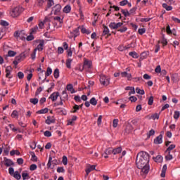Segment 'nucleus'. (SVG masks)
Returning <instances> with one entry per match:
<instances>
[{
  "mask_svg": "<svg viewBox=\"0 0 180 180\" xmlns=\"http://www.w3.org/2000/svg\"><path fill=\"white\" fill-rule=\"evenodd\" d=\"M92 62L91 60H88L86 58H84V62L83 64L82 69H80V71H83L84 68H91Z\"/></svg>",
  "mask_w": 180,
  "mask_h": 180,
  "instance_id": "39448f33",
  "label": "nucleus"
},
{
  "mask_svg": "<svg viewBox=\"0 0 180 180\" xmlns=\"http://www.w3.org/2000/svg\"><path fill=\"white\" fill-rule=\"evenodd\" d=\"M175 147H176V146H175V144H172L170 145L167 150H165V153H168V154H169L172 151V150H174V148H175Z\"/></svg>",
  "mask_w": 180,
  "mask_h": 180,
  "instance_id": "c756f323",
  "label": "nucleus"
},
{
  "mask_svg": "<svg viewBox=\"0 0 180 180\" xmlns=\"http://www.w3.org/2000/svg\"><path fill=\"white\" fill-rule=\"evenodd\" d=\"M150 154L145 151L139 152L136 155V165L141 169V175H147L150 172Z\"/></svg>",
  "mask_w": 180,
  "mask_h": 180,
  "instance_id": "f257e3e1",
  "label": "nucleus"
},
{
  "mask_svg": "<svg viewBox=\"0 0 180 180\" xmlns=\"http://www.w3.org/2000/svg\"><path fill=\"white\" fill-rule=\"evenodd\" d=\"M18 112V115H20V116H23V115L25 114V109H23V108H20Z\"/></svg>",
  "mask_w": 180,
  "mask_h": 180,
  "instance_id": "774afa93",
  "label": "nucleus"
},
{
  "mask_svg": "<svg viewBox=\"0 0 180 180\" xmlns=\"http://www.w3.org/2000/svg\"><path fill=\"white\" fill-rule=\"evenodd\" d=\"M161 43L163 46H167V44H168V41H167V39H165V34H164L162 35Z\"/></svg>",
  "mask_w": 180,
  "mask_h": 180,
  "instance_id": "72a5a7b5",
  "label": "nucleus"
},
{
  "mask_svg": "<svg viewBox=\"0 0 180 180\" xmlns=\"http://www.w3.org/2000/svg\"><path fill=\"white\" fill-rule=\"evenodd\" d=\"M45 123L46 124H51V123H56V119H54V117L48 116L47 119L45 120Z\"/></svg>",
  "mask_w": 180,
  "mask_h": 180,
  "instance_id": "4468645a",
  "label": "nucleus"
},
{
  "mask_svg": "<svg viewBox=\"0 0 180 180\" xmlns=\"http://www.w3.org/2000/svg\"><path fill=\"white\" fill-rule=\"evenodd\" d=\"M43 47H44V41H42L41 42H40V44L37 46L36 49H34V50H36V51H43Z\"/></svg>",
  "mask_w": 180,
  "mask_h": 180,
  "instance_id": "dca6fc26",
  "label": "nucleus"
},
{
  "mask_svg": "<svg viewBox=\"0 0 180 180\" xmlns=\"http://www.w3.org/2000/svg\"><path fill=\"white\" fill-rule=\"evenodd\" d=\"M154 134H155V131H154V129H151L147 134V138L150 139L151 137V136H154Z\"/></svg>",
  "mask_w": 180,
  "mask_h": 180,
  "instance_id": "a18cd8bd",
  "label": "nucleus"
},
{
  "mask_svg": "<svg viewBox=\"0 0 180 180\" xmlns=\"http://www.w3.org/2000/svg\"><path fill=\"white\" fill-rule=\"evenodd\" d=\"M58 96H60V92L55 91L50 95L49 99H51L52 102H56V101H57V99L58 98Z\"/></svg>",
  "mask_w": 180,
  "mask_h": 180,
  "instance_id": "423d86ee",
  "label": "nucleus"
},
{
  "mask_svg": "<svg viewBox=\"0 0 180 180\" xmlns=\"http://www.w3.org/2000/svg\"><path fill=\"white\" fill-rule=\"evenodd\" d=\"M24 9L22 8V6H17L12 9V11L10 12L11 16L12 18H18V16L20 15V13L23 12Z\"/></svg>",
  "mask_w": 180,
  "mask_h": 180,
  "instance_id": "f03ea898",
  "label": "nucleus"
},
{
  "mask_svg": "<svg viewBox=\"0 0 180 180\" xmlns=\"http://www.w3.org/2000/svg\"><path fill=\"white\" fill-rule=\"evenodd\" d=\"M66 89L68 91H70V94H75V89H74V86H72V84H68Z\"/></svg>",
  "mask_w": 180,
  "mask_h": 180,
  "instance_id": "a211bd4d",
  "label": "nucleus"
},
{
  "mask_svg": "<svg viewBox=\"0 0 180 180\" xmlns=\"http://www.w3.org/2000/svg\"><path fill=\"white\" fill-rule=\"evenodd\" d=\"M13 176V178H15L17 180H20L22 178V175H20V174H19L18 171H15L14 172V175Z\"/></svg>",
  "mask_w": 180,
  "mask_h": 180,
  "instance_id": "cd10ccee",
  "label": "nucleus"
},
{
  "mask_svg": "<svg viewBox=\"0 0 180 180\" xmlns=\"http://www.w3.org/2000/svg\"><path fill=\"white\" fill-rule=\"evenodd\" d=\"M46 1H47V4L45 8V12H47V11H49V9H50V8H51V6L54 5V0H46Z\"/></svg>",
  "mask_w": 180,
  "mask_h": 180,
  "instance_id": "ddd939ff",
  "label": "nucleus"
},
{
  "mask_svg": "<svg viewBox=\"0 0 180 180\" xmlns=\"http://www.w3.org/2000/svg\"><path fill=\"white\" fill-rule=\"evenodd\" d=\"M166 172H167V165H163L160 176L162 178H165Z\"/></svg>",
  "mask_w": 180,
  "mask_h": 180,
  "instance_id": "412c9836",
  "label": "nucleus"
},
{
  "mask_svg": "<svg viewBox=\"0 0 180 180\" xmlns=\"http://www.w3.org/2000/svg\"><path fill=\"white\" fill-rule=\"evenodd\" d=\"M25 58H26V54H25V53H22L18 56H16L15 60H16L18 63H20V61H23Z\"/></svg>",
  "mask_w": 180,
  "mask_h": 180,
  "instance_id": "9b49d317",
  "label": "nucleus"
},
{
  "mask_svg": "<svg viewBox=\"0 0 180 180\" xmlns=\"http://www.w3.org/2000/svg\"><path fill=\"white\" fill-rule=\"evenodd\" d=\"M110 154H113V148H108L105 150L104 154L103 155H104V158H109L108 155H110Z\"/></svg>",
  "mask_w": 180,
  "mask_h": 180,
  "instance_id": "9d476101",
  "label": "nucleus"
},
{
  "mask_svg": "<svg viewBox=\"0 0 180 180\" xmlns=\"http://www.w3.org/2000/svg\"><path fill=\"white\" fill-rule=\"evenodd\" d=\"M161 65H158L155 69V72H156L157 74L161 73Z\"/></svg>",
  "mask_w": 180,
  "mask_h": 180,
  "instance_id": "69168bd1",
  "label": "nucleus"
},
{
  "mask_svg": "<svg viewBox=\"0 0 180 180\" xmlns=\"http://www.w3.org/2000/svg\"><path fill=\"white\" fill-rule=\"evenodd\" d=\"M96 168V165H91L89 168L86 169V172H87V174L91 172V171H95Z\"/></svg>",
  "mask_w": 180,
  "mask_h": 180,
  "instance_id": "4be33fe9",
  "label": "nucleus"
},
{
  "mask_svg": "<svg viewBox=\"0 0 180 180\" xmlns=\"http://www.w3.org/2000/svg\"><path fill=\"white\" fill-rule=\"evenodd\" d=\"M179 116H180L179 111H175L174 115V119H175L176 120L179 119Z\"/></svg>",
  "mask_w": 180,
  "mask_h": 180,
  "instance_id": "4d7b16f0",
  "label": "nucleus"
},
{
  "mask_svg": "<svg viewBox=\"0 0 180 180\" xmlns=\"http://www.w3.org/2000/svg\"><path fill=\"white\" fill-rule=\"evenodd\" d=\"M166 32L167 34H171L172 33V30H171V27L169 26V25H167L166 27Z\"/></svg>",
  "mask_w": 180,
  "mask_h": 180,
  "instance_id": "e2e57ef3",
  "label": "nucleus"
},
{
  "mask_svg": "<svg viewBox=\"0 0 180 180\" xmlns=\"http://www.w3.org/2000/svg\"><path fill=\"white\" fill-rule=\"evenodd\" d=\"M30 154L32 157V161H34V162H37V156H36V154L34 152H30Z\"/></svg>",
  "mask_w": 180,
  "mask_h": 180,
  "instance_id": "c85d7f7f",
  "label": "nucleus"
},
{
  "mask_svg": "<svg viewBox=\"0 0 180 180\" xmlns=\"http://www.w3.org/2000/svg\"><path fill=\"white\" fill-rule=\"evenodd\" d=\"M22 177L23 180L30 179V176H29V173H27V172H22Z\"/></svg>",
  "mask_w": 180,
  "mask_h": 180,
  "instance_id": "a878e982",
  "label": "nucleus"
},
{
  "mask_svg": "<svg viewBox=\"0 0 180 180\" xmlns=\"http://www.w3.org/2000/svg\"><path fill=\"white\" fill-rule=\"evenodd\" d=\"M117 32H120V33H124L125 32H127V27L124 26L122 28L117 30Z\"/></svg>",
  "mask_w": 180,
  "mask_h": 180,
  "instance_id": "13d9d810",
  "label": "nucleus"
},
{
  "mask_svg": "<svg viewBox=\"0 0 180 180\" xmlns=\"http://www.w3.org/2000/svg\"><path fill=\"white\" fill-rule=\"evenodd\" d=\"M78 110H79V106L77 104H75L73 106V110H71V113H77V112H78Z\"/></svg>",
  "mask_w": 180,
  "mask_h": 180,
  "instance_id": "58836bf2",
  "label": "nucleus"
},
{
  "mask_svg": "<svg viewBox=\"0 0 180 180\" xmlns=\"http://www.w3.org/2000/svg\"><path fill=\"white\" fill-rule=\"evenodd\" d=\"M136 11H137V7H134L129 10L130 15H134L136 13Z\"/></svg>",
  "mask_w": 180,
  "mask_h": 180,
  "instance_id": "0e129e2a",
  "label": "nucleus"
},
{
  "mask_svg": "<svg viewBox=\"0 0 180 180\" xmlns=\"http://www.w3.org/2000/svg\"><path fill=\"white\" fill-rule=\"evenodd\" d=\"M38 29H39V27H37V26H36V27L32 28V29L30 30V34H34V33H36V32H37Z\"/></svg>",
  "mask_w": 180,
  "mask_h": 180,
  "instance_id": "8fccbe9b",
  "label": "nucleus"
},
{
  "mask_svg": "<svg viewBox=\"0 0 180 180\" xmlns=\"http://www.w3.org/2000/svg\"><path fill=\"white\" fill-rule=\"evenodd\" d=\"M16 56V52L15 51H8V57H15Z\"/></svg>",
  "mask_w": 180,
  "mask_h": 180,
  "instance_id": "49530a36",
  "label": "nucleus"
},
{
  "mask_svg": "<svg viewBox=\"0 0 180 180\" xmlns=\"http://www.w3.org/2000/svg\"><path fill=\"white\" fill-rule=\"evenodd\" d=\"M57 172H58V174L60 173L64 174V172H65V169H64V167H58L57 168Z\"/></svg>",
  "mask_w": 180,
  "mask_h": 180,
  "instance_id": "603ef678",
  "label": "nucleus"
},
{
  "mask_svg": "<svg viewBox=\"0 0 180 180\" xmlns=\"http://www.w3.org/2000/svg\"><path fill=\"white\" fill-rule=\"evenodd\" d=\"M52 12H53L54 15H60L61 12V5L56 4L55 6L52 8Z\"/></svg>",
  "mask_w": 180,
  "mask_h": 180,
  "instance_id": "20e7f679",
  "label": "nucleus"
},
{
  "mask_svg": "<svg viewBox=\"0 0 180 180\" xmlns=\"http://www.w3.org/2000/svg\"><path fill=\"white\" fill-rule=\"evenodd\" d=\"M90 103L91 105H93V106H96V105L98 104V101H96V98H95V97H92L90 99Z\"/></svg>",
  "mask_w": 180,
  "mask_h": 180,
  "instance_id": "f704fd0d",
  "label": "nucleus"
},
{
  "mask_svg": "<svg viewBox=\"0 0 180 180\" xmlns=\"http://www.w3.org/2000/svg\"><path fill=\"white\" fill-rule=\"evenodd\" d=\"M129 101H131V102H137V97L134 96H131L129 98Z\"/></svg>",
  "mask_w": 180,
  "mask_h": 180,
  "instance_id": "338daca9",
  "label": "nucleus"
},
{
  "mask_svg": "<svg viewBox=\"0 0 180 180\" xmlns=\"http://www.w3.org/2000/svg\"><path fill=\"white\" fill-rule=\"evenodd\" d=\"M71 63H72V59L68 58L66 60V67L67 68H71Z\"/></svg>",
  "mask_w": 180,
  "mask_h": 180,
  "instance_id": "37998d69",
  "label": "nucleus"
},
{
  "mask_svg": "<svg viewBox=\"0 0 180 180\" xmlns=\"http://www.w3.org/2000/svg\"><path fill=\"white\" fill-rule=\"evenodd\" d=\"M80 26H79L77 28H76L75 30H73L74 34V37L75 39V37H77V36H79V29H80Z\"/></svg>",
  "mask_w": 180,
  "mask_h": 180,
  "instance_id": "4c0bfd02",
  "label": "nucleus"
},
{
  "mask_svg": "<svg viewBox=\"0 0 180 180\" xmlns=\"http://www.w3.org/2000/svg\"><path fill=\"white\" fill-rule=\"evenodd\" d=\"M63 11L64 13H70L71 12V6L67 5L63 8Z\"/></svg>",
  "mask_w": 180,
  "mask_h": 180,
  "instance_id": "b1692460",
  "label": "nucleus"
},
{
  "mask_svg": "<svg viewBox=\"0 0 180 180\" xmlns=\"http://www.w3.org/2000/svg\"><path fill=\"white\" fill-rule=\"evenodd\" d=\"M109 27L112 30H117V28H116V22H110V25H109Z\"/></svg>",
  "mask_w": 180,
  "mask_h": 180,
  "instance_id": "79ce46f5",
  "label": "nucleus"
},
{
  "mask_svg": "<svg viewBox=\"0 0 180 180\" xmlns=\"http://www.w3.org/2000/svg\"><path fill=\"white\" fill-rule=\"evenodd\" d=\"M150 55V52L149 51H144L142 52L141 53V57H140V61H142V60H144L145 58H146L147 57H148V56Z\"/></svg>",
  "mask_w": 180,
  "mask_h": 180,
  "instance_id": "2eb2a0df",
  "label": "nucleus"
},
{
  "mask_svg": "<svg viewBox=\"0 0 180 180\" xmlns=\"http://www.w3.org/2000/svg\"><path fill=\"white\" fill-rule=\"evenodd\" d=\"M62 162L65 165H67V164H68V158H67V156H63Z\"/></svg>",
  "mask_w": 180,
  "mask_h": 180,
  "instance_id": "3c124183",
  "label": "nucleus"
},
{
  "mask_svg": "<svg viewBox=\"0 0 180 180\" xmlns=\"http://www.w3.org/2000/svg\"><path fill=\"white\" fill-rule=\"evenodd\" d=\"M162 134L164 131H161L160 134L154 139V144H162Z\"/></svg>",
  "mask_w": 180,
  "mask_h": 180,
  "instance_id": "0eeeda50",
  "label": "nucleus"
},
{
  "mask_svg": "<svg viewBox=\"0 0 180 180\" xmlns=\"http://www.w3.org/2000/svg\"><path fill=\"white\" fill-rule=\"evenodd\" d=\"M53 20H56L57 22H59L60 25H63V23H64V20L60 16L54 17Z\"/></svg>",
  "mask_w": 180,
  "mask_h": 180,
  "instance_id": "c9c22d12",
  "label": "nucleus"
},
{
  "mask_svg": "<svg viewBox=\"0 0 180 180\" xmlns=\"http://www.w3.org/2000/svg\"><path fill=\"white\" fill-rule=\"evenodd\" d=\"M162 8H164L165 9H166V11H172V6H168V4H167V3H165L162 4Z\"/></svg>",
  "mask_w": 180,
  "mask_h": 180,
  "instance_id": "e433bc0d",
  "label": "nucleus"
},
{
  "mask_svg": "<svg viewBox=\"0 0 180 180\" xmlns=\"http://www.w3.org/2000/svg\"><path fill=\"white\" fill-rule=\"evenodd\" d=\"M41 91H43V87H39L35 92V96H39V94H40V92H41Z\"/></svg>",
  "mask_w": 180,
  "mask_h": 180,
  "instance_id": "6e6d98bb",
  "label": "nucleus"
},
{
  "mask_svg": "<svg viewBox=\"0 0 180 180\" xmlns=\"http://www.w3.org/2000/svg\"><path fill=\"white\" fill-rule=\"evenodd\" d=\"M81 32L83 34H91V31L86 30V28H85L84 25H82L81 27Z\"/></svg>",
  "mask_w": 180,
  "mask_h": 180,
  "instance_id": "aec40b11",
  "label": "nucleus"
},
{
  "mask_svg": "<svg viewBox=\"0 0 180 180\" xmlns=\"http://www.w3.org/2000/svg\"><path fill=\"white\" fill-rule=\"evenodd\" d=\"M103 34L102 36H106V34H108L109 33V28L108 27V26L105 25V24L103 25Z\"/></svg>",
  "mask_w": 180,
  "mask_h": 180,
  "instance_id": "6ab92c4d",
  "label": "nucleus"
},
{
  "mask_svg": "<svg viewBox=\"0 0 180 180\" xmlns=\"http://www.w3.org/2000/svg\"><path fill=\"white\" fill-rule=\"evenodd\" d=\"M154 103V97L152 96L148 98V105L151 106Z\"/></svg>",
  "mask_w": 180,
  "mask_h": 180,
  "instance_id": "09e8293b",
  "label": "nucleus"
},
{
  "mask_svg": "<svg viewBox=\"0 0 180 180\" xmlns=\"http://www.w3.org/2000/svg\"><path fill=\"white\" fill-rule=\"evenodd\" d=\"M51 74H53V70L51 69V68L48 67L46 69V72L45 73V78H44V79L42 80V82H44V81H46L47 77H50V75H51Z\"/></svg>",
  "mask_w": 180,
  "mask_h": 180,
  "instance_id": "f8f14e48",
  "label": "nucleus"
},
{
  "mask_svg": "<svg viewBox=\"0 0 180 180\" xmlns=\"http://www.w3.org/2000/svg\"><path fill=\"white\" fill-rule=\"evenodd\" d=\"M4 162L6 167H11V165H15V162H13L12 160L8 159L7 158H4Z\"/></svg>",
  "mask_w": 180,
  "mask_h": 180,
  "instance_id": "6e6552de",
  "label": "nucleus"
},
{
  "mask_svg": "<svg viewBox=\"0 0 180 180\" xmlns=\"http://www.w3.org/2000/svg\"><path fill=\"white\" fill-rule=\"evenodd\" d=\"M49 112V108H45L44 109L39 110L38 111H37V115H43V113H48Z\"/></svg>",
  "mask_w": 180,
  "mask_h": 180,
  "instance_id": "5701e85b",
  "label": "nucleus"
},
{
  "mask_svg": "<svg viewBox=\"0 0 180 180\" xmlns=\"http://www.w3.org/2000/svg\"><path fill=\"white\" fill-rule=\"evenodd\" d=\"M127 88H129V89H130V91L129 92V96H130V95H131V94L134 95V94H136V90L134 89V87L127 86V87H126V89H127Z\"/></svg>",
  "mask_w": 180,
  "mask_h": 180,
  "instance_id": "473e14b6",
  "label": "nucleus"
},
{
  "mask_svg": "<svg viewBox=\"0 0 180 180\" xmlns=\"http://www.w3.org/2000/svg\"><path fill=\"white\" fill-rule=\"evenodd\" d=\"M100 82L101 85H104L105 86H108V85L110 84L109 79L107 78L104 75H100Z\"/></svg>",
  "mask_w": 180,
  "mask_h": 180,
  "instance_id": "7ed1b4c3",
  "label": "nucleus"
},
{
  "mask_svg": "<svg viewBox=\"0 0 180 180\" xmlns=\"http://www.w3.org/2000/svg\"><path fill=\"white\" fill-rule=\"evenodd\" d=\"M121 13L125 18H127V16H130V13L129 12V10L127 9H121Z\"/></svg>",
  "mask_w": 180,
  "mask_h": 180,
  "instance_id": "bb28decb",
  "label": "nucleus"
},
{
  "mask_svg": "<svg viewBox=\"0 0 180 180\" xmlns=\"http://www.w3.org/2000/svg\"><path fill=\"white\" fill-rule=\"evenodd\" d=\"M25 32V30H22V31H20V32H19V31H15V32H14V34H13V36H14V37H20V39H21V40H25V39H26L25 37H23V36H22V34H24L25 33H23Z\"/></svg>",
  "mask_w": 180,
  "mask_h": 180,
  "instance_id": "1a4fd4ad",
  "label": "nucleus"
},
{
  "mask_svg": "<svg viewBox=\"0 0 180 180\" xmlns=\"http://www.w3.org/2000/svg\"><path fill=\"white\" fill-rule=\"evenodd\" d=\"M46 1L47 0H37V6H39V8H43V5Z\"/></svg>",
  "mask_w": 180,
  "mask_h": 180,
  "instance_id": "ea45409f",
  "label": "nucleus"
},
{
  "mask_svg": "<svg viewBox=\"0 0 180 180\" xmlns=\"http://www.w3.org/2000/svg\"><path fill=\"white\" fill-rule=\"evenodd\" d=\"M138 33L141 35L144 34V33H146V28H139L138 30Z\"/></svg>",
  "mask_w": 180,
  "mask_h": 180,
  "instance_id": "bf43d9fd",
  "label": "nucleus"
},
{
  "mask_svg": "<svg viewBox=\"0 0 180 180\" xmlns=\"http://www.w3.org/2000/svg\"><path fill=\"white\" fill-rule=\"evenodd\" d=\"M122 146H120L118 148H115L114 149H112V154L114 155H116V154H120V153H122Z\"/></svg>",
  "mask_w": 180,
  "mask_h": 180,
  "instance_id": "f3484780",
  "label": "nucleus"
},
{
  "mask_svg": "<svg viewBox=\"0 0 180 180\" xmlns=\"http://www.w3.org/2000/svg\"><path fill=\"white\" fill-rule=\"evenodd\" d=\"M53 77H54V78H56V79H57V78H58V77H60V70H58V68H56L54 70Z\"/></svg>",
  "mask_w": 180,
  "mask_h": 180,
  "instance_id": "7c9ffc66",
  "label": "nucleus"
},
{
  "mask_svg": "<svg viewBox=\"0 0 180 180\" xmlns=\"http://www.w3.org/2000/svg\"><path fill=\"white\" fill-rule=\"evenodd\" d=\"M0 25H1V26H9V22H6V20H1V21H0Z\"/></svg>",
  "mask_w": 180,
  "mask_h": 180,
  "instance_id": "5fc2aeb1",
  "label": "nucleus"
},
{
  "mask_svg": "<svg viewBox=\"0 0 180 180\" xmlns=\"http://www.w3.org/2000/svg\"><path fill=\"white\" fill-rule=\"evenodd\" d=\"M172 158H173V157H172V155H171V153H168V155L165 156L166 161H171V160H172Z\"/></svg>",
  "mask_w": 180,
  "mask_h": 180,
  "instance_id": "680f3d73",
  "label": "nucleus"
},
{
  "mask_svg": "<svg viewBox=\"0 0 180 180\" xmlns=\"http://www.w3.org/2000/svg\"><path fill=\"white\" fill-rule=\"evenodd\" d=\"M129 56L132 57V58H139V55L136 51H131L129 53Z\"/></svg>",
  "mask_w": 180,
  "mask_h": 180,
  "instance_id": "2f4dec72",
  "label": "nucleus"
},
{
  "mask_svg": "<svg viewBox=\"0 0 180 180\" xmlns=\"http://www.w3.org/2000/svg\"><path fill=\"white\" fill-rule=\"evenodd\" d=\"M11 117H13V119L15 117H16V119H18V110H15L13 111V112L11 113Z\"/></svg>",
  "mask_w": 180,
  "mask_h": 180,
  "instance_id": "de8ad7c7",
  "label": "nucleus"
},
{
  "mask_svg": "<svg viewBox=\"0 0 180 180\" xmlns=\"http://www.w3.org/2000/svg\"><path fill=\"white\" fill-rule=\"evenodd\" d=\"M37 169V165L36 164H32L30 166V171H36Z\"/></svg>",
  "mask_w": 180,
  "mask_h": 180,
  "instance_id": "864d4df0",
  "label": "nucleus"
},
{
  "mask_svg": "<svg viewBox=\"0 0 180 180\" xmlns=\"http://www.w3.org/2000/svg\"><path fill=\"white\" fill-rule=\"evenodd\" d=\"M136 94H139V95H144V94H146L144 90H143V89L141 90L139 87L136 88Z\"/></svg>",
  "mask_w": 180,
  "mask_h": 180,
  "instance_id": "a19ab883",
  "label": "nucleus"
},
{
  "mask_svg": "<svg viewBox=\"0 0 180 180\" xmlns=\"http://www.w3.org/2000/svg\"><path fill=\"white\" fill-rule=\"evenodd\" d=\"M30 102L33 105H37V103H39V99L37 98H30Z\"/></svg>",
  "mask_w": 180,
  "mask_h": 180,
  "instance_id": "c03bdc74",
  "label": "nucleus"
},
{
  "mask_svg": "<svg viewBox=\"0 0 180 180\" xmlns=\"http://www.w3.org/2000/svg\"><path fill=\"white\" fill-rule=\"evenodd\" d=\"M154 161H155V162H162V155H158L156 157H153V158Z\"/></svg>",
  "mask_w": 180,
  "mask_h": 180,
  "instance_id": "393cba45",
  "label": "nucleus"
},
{
  "mask_svg": "<svg viewBox=\"0 0 180 180\" xmlns=\"http://www.w3.org/2000/svg\"><path fill=\"white\" fill-rule=\"evenodd\" d=\"M119 123V120L117 119H114L112 122V127L116 128L117 127V124Z\"/></svg>",
  "mask_w": 180,
  "mask_h": 180,
  "instance_id": "052dcab7",
  "label": "nucleus"
}]
</instances>
